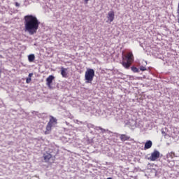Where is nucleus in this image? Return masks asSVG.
Segmentation results:
<instances>
[{"label":"nucleus","instance_id":"obj_1","mask_svg":"<svg viewBox=\"0 0 179 179\" xmlns=\"http://www.w3.org/2000/svg\"><path fill=\"white\" fill-rule=\"evenodd\" d=\"M24 31L29 33L30 36L36 34L40 26V21L37 17L33 15H25L24 17Z\"/></svg>","mask_w":179,"mask_h":179},{"label":"nucleus","instance_id":"obj_2","mask_svg":"<svg viewBox=\"0 0 179 179\" xmlns=\"http://www.w3.org/2000/svg\"><path fill=\"white\" fill-rule=\"evenodd\" d=\"M57 121V118L54 117V116H50L49 122L46 125V130L44 132L45 135H49V134H51V129L58 124Z\"/></svg>","mask_w":179,"mask_h":179},{"label":"nucleus","instance_id":"obj_3","mask_svg":"<svg viewBox=\"0 0 179 179\" xmlns=\"http://www.w3.org/2000/svg\"><path fill=\"white\" fill-rule=\"evenodd\" d=\"M125 58L127 59V62L123 61L122 62V65L126 69H129L131 65H132V62H134L135 59V58L134 57V54H132V52H128L125 56Z\"/></svg>","mask_w":179,"mask_h":179},{"label":"nucleus","instance_id":"obj_4","mask_svg":"<svg viewBox=\"0 0 179 179\" xmlns=\"http://www.w3.org/2000/svg\"><path fill=\"white\" fill-rule=\"evenodd\" d=\"M94 78V70L93 69H87L85 71V83H92Z\"/></svg>","mask_w":179,"mask_h":179},{"label":"nucleus","instance_id":"obj_5","mask_svg":"<svg viewBox=\"0 0 179 179\" xmlns=\"http://www.w3.org/2000/svg\"><path fill=\"white\" fill-rule=\"evenodd\" d=\"M159 157H160V152L155 150L152 153H151V156L149 157V160L151 162H156Z\"/></svg>","mask_w":179,"mask_h":179},{"label":"nucleus","instance_id":"obj_6","mask_svg":"<svg viewBox=\"0 0 179 179\" xmlns=\"http://www.w3.org/2000/svg\"><path fill=\"white\" fill-rule=\"evenodd\" d=\"M55 79V77H54V76L52 75L49 76L46 78V85L48 86V89L52 90V86H51V85L52 83V80H54Z\"/></svg>","mask_w":179,"mask_h":179},{"label":"nucleus","instance_id":"obj_7","mask_svg":"<svg viewBox=\"0 0 179 179\" xmlns=\"http://www.w3.org/2000/svg\"><path fill=\"white\" fill-rule=\"evenodd\" d=\"M45 163H50V160L52 158V155L49 152H45L43 155Z\"/></svg>","mask_w":179,"mask_h":179},{"label":"nucleus","instance_id":"obj_8","mask_svg":"<svg viewBox=\"0 0 179 179\" xmlns=\"http://www.w3.org/2000/svg\"><path fill=\"white\" fill-rule=\"evenodd\" d=\"M115 17V14L114 11L112 10L108 13V15H107L108 22H110V23H111L112 22L114 21Z\"/></svg>","mask_w":179,"mask_h":179},{"label":"nucleus","instance_id":"obj_9","mask_svg":"<svg viewBox=\"0 0 179 179\" xmlns=\"http://www.w3.org/2000/svg\"><path fill=\"white\" fill-rule=\"evenodd\" d=\"M120 139L122 142H125V141H131V137L127 136V134H121L120 136Z\"/></svg>","mask_w":179,"mask_h":179},{"label":"nucleus","instance_id":"obj_10","mask_svg":"<svg viewBox=\"0 0 179 179\" xmlns=\"http://www.w3.org/2000/svg\"><path fill=\"white\" fill-rule=\"evenodd\" d=\"M67 71H68V69L61 67V75L62 78H68V73H66Z\"/></svg>","mask_w":179,"mask_h":179},{"label":"nucleus","instance_id":"obj_11","mask_svg":"<svg viewBox=\"0 0 179 179\" xmlns=\"http://www.w3.org/2000/svg\"><path fill=\"white\" fill-rule=\"evenodd\" d=\"M153 143H152V141L149 140L148 141L144 146V150H148V149H150V148H152Z\"/></svg>","mask_w":179,"mask_h":179},{"label":"nucleus","instance_id":"obj_12","mask_svg":"<svg viewBox=\"0 0 179 179\" xmlns=\"http://www.w3.org/2000/svg\"><path fill=\"white\" fill-rule=\"evenodd\" d=\"M34 59H36V56H34V54L29 55L28 56V61L29 62H33L34 61Z\"/></svg>","mask_w":179,"mask_h":179},{"label":"nucleus","instance_id":"obj_13","mask_svg":"<svg viewBox=\"0 0 179 179\" xmlns=\"http://www.w3.org/2000/svg\"><path fill=\"white\" fill-rule=\"evenodd\" d=\"M131 69L133 72H134L135 73L139 72V69L135 66H131Z\"/></svg>","mask_w":179,"mask_h":179},{"label":"nucleus","instance_id":"obj_14","mask_svg":"<svg viewBox=\"0 0 179 179\" xmlns=\"http://www.w3.org/2000/svg\"><path fill=\"white\" fill-rule=\"evenodd\" d=\"M169 156H170V157H171V159H173L174 157H176V153L171 152L169 153Z\"/></svg>","mask_w":179,"mask_h":179},{"label":"nucleus","instance_id":"obj_15","mask_svg":"<svg viewBox=\"0 0 179 179\" xmlns=\"http://www.w3.org/2000/svg\"><path fill=\"white\" fill-rule=\"evenodd\" d=\"M140 71H142L143 72L146 71V67H145L143 66H140Z\"/></svg>","mask_w":179,"mask_h":179},{"label":"nucleus","instance_id":"obj_16","mask_svg":"<svg viewBox=\"0 0 179 179\" xmlns=\"http://www.w3.org/2000/svg\"><path fill=\"white\" fill-rule=\"evenodd\" d=\"M31 82V78H27L26 79V83H30Z\"/></svg>","mask_w":179,"mask_h":179},{"label":"nucleus","instance_id":"obj_17","mask_svg":"<svg viewBox=\"0 0 179 179\" xmlns=\"http://www.w3.org/2000/svg\"><path fill=\"white\" fill-rule=\"evenodd\" d=\"M99 129H100V131H101L102 132H106V129H104L101 127H99Z\"/></svg>","mask_w":179,"mask_h":179},{"label":"nucleus","instance_id":"obj_18","mask_svg":"<svg viewBox=\"0 0 179 179\" xmlns=\"http://www.w3.org/2000/svg\"><path fill=\"white\" fill-rule=\"evenodd\" d=\"M31 76H33V73H30L29 74V78H31Z\"/></svg>","mask_w":179,"mask_h":179},{"label":"nucleus","instance_id":"obj_19","mask_svg":"<svg viewBox=\"0 0 179 179\" xmlns=\"http://www.w3.org/2000/svg\"><path fill=\"white\" fill-rule=\"evenodd\" d=\"M1 73H2V69H0V78H1Z\"/></svg>","mask_w":179,"mask_h":179},{"label":"nucleus","instance_id":"obj_20","mask_svg":"<svg viewBox=\"0 0 179 179\" xmlns=\"http://www.w3.org/2000/svg\"><path fill=\"white\" fill-rule=\"evenodd\" d=\"M15 5H16L17 6H19V3H15Z\"/></svg>","mask_w":179,"mask_h":179},{"label":"nucleus","instance_id":"obj_21","mask_svg":"<svg viewBox=\"0 0 179 179\" xmlns=\"http://www.w3.org/2000/svg\"><path fill=\"white\" fill-rule=\"evenodd\" d=\"M107 179H113V178H108Z\"/></svg>","mask_w":179,"mask_h":179}]
</instances>
